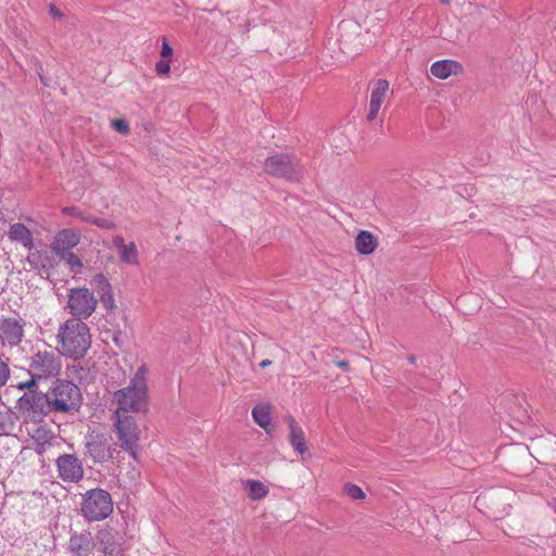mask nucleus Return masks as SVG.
<instances>
[{
	"mask_svg": "<svg viewBox=\"0 0 556 556\" xmlns=\"http://www.w3.org/2000/svg\"><path fill=\"white\" fill-rule=\"evenodd\" d=\"M96 546L105 556H118L122 552L121 544L112 529L103 527L96 534Z\"/></svg>",
	"mask_w": 556,
	"mask_h": 556,
	"instance_id": "16",
	"label": "nucleus"
},
{
	"mask_svg": "<svg viewBox=\"0 0 556 556\" xmlns=\"http://www.w3.org/2000/svg\"><path fill=\"white\" fill-rule=\"evenodd\" d=\"M50 14L53 17H62L63 16V14L60 12V10L53 4H51V7H50Z\"/></svg>",
	"mask_w": 556,
	"mask_h": 556,
	"instance_id": "37",
	"label": "nucleus"
},
{
	"mask_svg": "<svg viewBox=\"0 0 556 556\" xmlns=\"http://www.w3.org/2000/svg\"><path fill=\"white\" fill-rule=\"evenodd\" d=\"M8 236L12 241L21 243L27 250L34 248L33 233L24 224L15 223L11 225Z\"/></svg>",
	"mask_w": 556,
	"mask_h": 556,
	"instance_id": "20",
	"label": "nucleus"
},
{
	"mask_svg": "<svg viewBox=\"0 0 556 556\" xmlns=\"http://www.w3.org/2000/svg\"><path fill=\"white\" fill-rule=\"evenodd\" d=\"M54 437L53 435H50L49 438H45L42 441H40V439H37L36 440V443H35V450L38 454H43L48 451V448L50 446H52V442L51 440H53Z\"/></svg>",
	"mask_w": 556,
	"mask_h": 556,
	"instance_id": "31",
	"label": "nucleus"
},
{
	"mask_svg": "<svg viewBox=\"0 0 556 556\" xmlns=\"http://www.w3.org/2000/svg\"><path fill=\"white\" fill-rule=\"evenodd\" d=\"M271 364V362L269 359H264L260 363V366L265 368L267 366H269Z\"/></svg>",
	"mask_w": 556,
	"mask_h": 556,
	"instance_id": "39",
	"label": "nucleus"
},
{
	"mask_svg": "<svg viewBox=\"0 0 556 556\" xmlns=\"http://www.w3.org/2000/svg\"><path fill=\"white\" fill-rule=\"evenodd\" d=\"M58 476L64 482L76 483L84 477L81 460L75 454H62L55 459Z\"/></svg>",
	"mask_w": 556,
	"mask_h": 556,
	"instance_id": "12",
	"label": "nucleus"
},
{
	"mask_svg": "<svg viewBox=\"0 0 556 556\" xmlns=\"http://www.w3.org/2000/svg\"><path fill=\"white\" fill-rule=\"evenodd\" d=\"M25 261L28 263L31 269L45 273L47 275L53 267V260L47 250L33 248L31 250H28V254Z\"/></svg>",
	"mask_w": 556,
	"mask_h": 556,
	"instance_id": "17",
	"label": "nucleus"
},
{
	"mask_svg": "<svg viewBox=\"0 0 556 556\" xmlns=\"http://www.w3.org/2000/svg\"><path fill=\"white\" fill-rule=\"evenodd\" d=\"M548 506L554 510V513H556V498H553V500L548 503Z\"/></svg>",
	"mask_w": 556,
	"mask_h": 556,
	"instance_id": "40",
	"label": "nucleus"
},
{
	"mask_svg": "<svg viewBox=\"0 0 556 556\" xmlns=\"http://www.w3.org/2000/svg\"><path fill=\"white\" fill-rule=\"evenodd\" d=\"M440 2L443 3V4H448L450 0H440Z\"/></svg>",
	"mask_w": 556,
	"mask_h": 556,
	"instance_id": "42",
	"label": "nucleus"
},
{
	"mask_svg": "<svg viewBox=\"0 0 556 556\" xmlns=\"http://www.w3.org/2000/svg\"><path fill=\"white\" fill-rule=\"evenodd\" d=\"M10 378L9 365L0 357V388L7 384Z\"/></svg>",
	"mask_w": 556,
	"mask_h": 556,
	"instance_id": "33",
	"label": "nucleus"
},
{
	"mask_svg": "<svg viewBox=\"0 0 556 556\" xmlns=\"http://www.w3.org/2000/svg\"><path fill=\"white\" fill-rule=\"evenodd\" d=\"M344 492L348 496H350L353 500H363L365 498L364 491L356 484L346 483L344 485Z\"/></svg>",
	"mask_w": 556,
	"mask_h": 556,
	"instance_id": "28",
	"label": "nucleus"
},
{
	"mask_svg": "<svg viewBox=\"0 0 556 556\" xmlns=\"http://www.w3.org/2000/svg\"><path fill=\"white\" fill-rule=\"evenodd\" d=\"M53 414H73L81 405L80 389L68 380L56 379L47 391Z\"/></svg>",
	"mask_w": 556,
	"mask_h": 556,
	"instance_id": "4",
	"label": "nucleus"
},
{
	"mask_svg": "<svg viewBox=\"0 0 556 556\" xmlns=\"http://www.w3.org/2000/svg\"><path fill=\"white\" fill-rule=\"evenodd\" d=\"M113 245L118 249V252L123 249V247H126L127 243L125 242V239L122 236H115L113 238Z\"/></svg>",
	"mask_w": 556,
	"mask_h": 556,
	"instance_id": "36",
	"label": "nucleus"
},
{
	"mask_svg": "<svg viewBox=\"0 0 556 556\" xmlns=\"http://www.w3.org/2000/svg\"><path fill=\"white\" fill-rule=\"evenodd\" d=\"M97 305L98 300L88 288H72L67 292V308L72 318L84 321L94 313Z\"/></svg>",
	"mask_w": 556,
	"mask_h": 556,
	"instance_id": "8",
	"label": "nucleus"
},
{
	"mask_svg": "<svg viewBox=\"0 0 556 556\" xmlns=\"http://www.w3.org/2000/svg\"><path fill=\"white\" fill-rule=\"evenodd\" d=\"M55 340L62 355L80 359L91 348L90 328L78 318H68L59 326Z\"/></svg>",
	"mask_w": 556,
	"mask_h": 556,
	"instance_id": "2",
	"label": "nucleus"
},
{
	"mask_svg": "<svg viewBox=\"0 0 556 556\" xmlns=\"http://www.w3.org/2000/svg\"><path fill=\"white\" fill-rule=\"evenodd\" d=\"M287 420L290 428V443L295 452L303 455L307 451L304 432L292 416Z\"/></svg>",
	"mask_w": 556,
	"mask_h": 556,
	"instance_id": "21",
	"label": "nucleus"
},
{
	"mask_svg": "<svg viewBox=\"0 0 556 556\" xmlns=\"http://www.w3.org/2000/svg\"><path fill=\"white\" fill-rule=\"evenodd\" d=\"M148 366L142 364L131 377L129 384L114 392L113 403L118 414L143 413L149 406Z\"/></svg>",
	"mask_w": 556,
	"mask_h": 556,
	"instance_id": "1",
	"label": "nucleus"
},
{
	"mask_svg": "<svg viewBox=\"0 0 556 556\" xmlns=\"http://www.w3.org/2000/svg\"><path fill=\"white\" fill-rule=\"evenodd\" d=\"M377 239L375 236L367 231L362 230L355 238V248L359 254H371L377 248Z\"/></svg>",
	"mask_w": 556,
	"mask_h": 556,
	"instance_id": "22",
	"label": "nucleus"
},
{
	"mask_svg": "<svg viewBox=\"0 0 556 556\" xmlns=\"http://www.w3.org/2000/svg\"><path fill=\"white\" fill-rule=\"evenodd\" d=\"M114 415L116 417L114 426L121 447L137 459L139 430L134 417L118 414V412H114Z\"/></svg>",
	"mask_w": 556,
	"mask_h": 556,
	"instance_id": "9",
	"label": "nucleus"
},
{
	"mask_svg": "<svg viewBox=\"0 0 556 556\" xmlns=\"http://www.w3.org/2000/svg\"><path fill=\"white\" fill-rule=\"evenodd\" d=\"M58 350H37L27 361L30 379L20 382L17 388H37L39 381L56 378L62 370V357Z\"/></svg>",
	"mask_w": 556,
	"mask_h": 556,
	"instance_id": "3",
	"label": "nucleus"
},
{
	"mask_svg": "<svg viewBox=\"0 0 556 556\" xmlns=\"http://www.w3.org/2000/svg\"><path fill=\"white\" fill-rule=\"evenodd\" d=\"M112 126L117 132L122 135H128L130 131L129 124L125 119H113Z\"/></svg>",
	"mask_w": 556,
	"mask_h": 556,
	"instance_id": "32",
	"label": "nucleus"
},
{
	"mask_svg": "<svg viewBox=\"0 0 556 556\" xmlns=\"http://www.w3.org/2000/svg\"><path fill=\"white\" fill-rule=\"evenodd\" d=\"M94 547V539L90 531H75L70 536L66 551L72 556H91Z\"/></svg>",
	"mask_w": 556,
	"mask_h": 556,
	"instance_id": "13",
	"label": "nucleus"
},
{
	"mask_svg": "<svg viewBox=\"0 0 556 556\" xmlns=\"http://www.w3.org/2000/svg\"><path fill=\"white\" fill-rule=\"evenodd\" d=\"M252 417L254 421L265 431H269L268 427L271 422L270 406L267 404L255 405L252 409Z\"/></svg>",
	"mask_w": 556,
	"mask_h": 556,
	"instance_id": "23",
	"label": "nucleus"
},
{
	"mask_svg": "<svg viewBox=\"0 0 556 556\" xmlns=\"http://www.w3.org/2000/svg\"><path fill=\"white\" fill-rule=\"evenodd\" d=\"M245 489L249 492V496L254 501L262 500L268 494V488L257 480H248Z\"/></svg>",
	"mask_w": 556,
	"mask_h": 556,
	"instance_id": "25",
	"label": "nucleus"
},
{
	"mask_svg": "<svg viewBox=\"0 0 556 556\" xmlns=\"http://www.w3.org/2000/svg\"><path fill=\"white\" fill-rule=\"evenodd\" d=\"M155 71L159 75H167L170 71V60L168 59H161L155 64Z\"/></svg>",
	"mask_w": 556,
	"mask_h": 556,
	"instance_id": "34",
	"label": "nucleus"
},
{
	"mask_svg": "<svg viewBox=\"0 0 556 556\" xmlns=\"http://www.w3.org/2000/svg\"><path fill=\"white\" fill-rule=\"evenodd\" d=\"M67 265L74 274L81 273L84 264L81 260L72 251L58 255Z\"/></svg>",
	"mask_w": 556,
	"mask_h": 556,
	"instance_id": "26",
	"label": "nucleus"
},
{
	"mask_svg": "<svg viewBox=\"0 0 556 556\" xmlns=\"http://www.w3.org/2000/svg\"><path fill=\"white\" fill-rule=\"evenodd\" d=\"M113 513L111 494L103 489H92L83 495L80 514L87 521H101Z\"/></svg>",
	"mask_w": 556,
	"mask_h": 556,
	"instance_id": "6",
	"label": "nucleus"
},
{
	"mask_svg": "<svg viewBox=\"0 0 556 556\" xmlns=\"http://www.w3.org/2000/svg\"><path fill=\"white\" fill-rule=\"evenodd\" d=\"M81 233L78 229H63L55 235L51 243V249L56 255L70 252L79 243Z\"/></svg>",
	"mask_w": 556,
	"mask_h": 556,
	"instance_id": "15",
	"label": "nucleus"
},
{
	"mask_svg": "<svg viewBox=\"0 0 556 556\" xmlns=\"http://www.w3.org/2000/svg\"><path fill=\"white\" fill-rule=\"evenodd\" d=\"M88 223L89 224H92V225H96L102 229H114L116 227L115 223L111 219H106V218H93V217H90V219H88Z\"/></svg>",
	"mask_w": 556,
	"mask_h": 556,
	"instance_id": "30",
	"label": "nucleus"
},
{
	"mask_svg": "<svg viewBox=\"0 0 556 556\" xmlns=\"http://www.w3.org/2000/svg\"><path fill=\"white\" fill-rule=\"evenodd\" d=\"M85 450L86 455L94 463L104 464L113 458L116 447L110 434L92 432L86 437Z\"/></svg>",
	"mask_w": 556,
	"mask_h": 556,
	"instance_id": "10",
	"label": "nucleus"
},
{
	"mask_svg": "<svg viewBox=\"0 0 556 556\" xmlns=\"http://www.w3.org/2000/svg\"><path fill=\"white\" fill-rule=\"evenodd\" d=\"M431 74L439 79H446L451 75L462 72V65L454 60H440L430 67Z\"/></svg>",
	"mask_w": 556,
	"mask_h": 556,
	"instance_id": "19",
	"label": "nucleus"
},
{
	"mask_svg": "<svg viewBox=\"0 0 556 556\" xmlns=\"http://www.w3.org/2000/svg\"><path fill=\"white\" fill-rule=\"evenodd\" d=\"M91 286L94 288L101 302L106 308L112 309L115 307L112 286L103 274L94 275L91 279Z\"/></svg>",
	"mask_w": 556,
	"mask_h": 556,
	"instance_id": "18",
	"label": "nucleus"
},
{
	"mask_svg": "<svg viewBox=\"0 0 556 556\" xmlns=\"http://www.w3.org/2000/svg\"><path fill=\"white\" fill-rule=\"evenodd\" d=\"M264 170L270 176L288 181H300L302 178V166L299 160L288 153L267 157L264 163Z\"/></svg>",
	"mask_w": 556,
	"mask_h": 556,
	"instance_id": "7",
	"label": "nucleus"
},
{
	"mask_svg": "<svg viewBox=\"0 0 556 556\" xmlns=\"http://www.w3.org/2000/svg\"><path fill=\"white\" fill-rule=\"evenodd\" d=\"M62 213L67 216H73L76 218H79L84 222L88 223V219H90L91 216L85 215L78 207L76 206H66L62 210Z\"/></svg>",
	"mask_w": 556,
	"mask_h": 556,
	"instance_id": "29",
	"label": "nucleus"
},
{
	"mask_svg": "<svg viewBox=\"0 0 556 556\" xmlns=\"http://www.w3.org/2000/svg\"><path fill=\"white\" fill-rule=\"evenodd\" d=\"M336 365L344 370L349 369V362L348 361H336Z\"/></svg>",
	"mask_w": 556,
	"mask_h": 556,
	"instance_id": "38",
	"label": "nucleus"
},
{
	"mask_svg": "<svg viewBox=\"0 0 556 556\" xmlns=\"http://www.w3.org/2000/svg\"><path fill=\"white\" fill-rule=\"evenodd\" d=\"M15 421L12 413L8 408L0 410V434H8L13 431Z\"/></svg>",
	"mask_w": 556,
	"mask_h": 556,
	"instance_id": "27",
	"label": "nucleus"
},
{
	"mask_svg": "<svg viewBox=\"0 0 556 556\" xmlns=\"http://www.w3.org/2000/svg\"><path fill=\"white\" fill-rule=\"evenodd\" d=\"M173 56V48L165 38L162 41L161 58L170 60Z\"/></svg>",
	"mask_w": 556,
	"mask_h": 556,
	"instance_id": "35",
	"label": "nucleus"
},
{
	"mask_svg": "<svg viewBox=\"0 0 556 556\" xmlns=\"http://www.w3.org/2000/svg\"><path fill=\"white\" fill-rule=\"evenodd\" d=\"M389 90L390 85L386 79H379L374 84L370 92L369 111L366 115L367 122L372 123L378 118V114L387 99Z\"/></svg>",
	"mask_w": 556,
	"mask_h": 556,
	"instance_id": "14",
	"label": "nucleus"
},
{
	"mask_svg": "<svg viewBox=\"0 0 556 556\" xmlns=\"http://www.w3.org/2000/svg\"><path fill=\"white\" fill-rule=\"evenodd\" d=\"M17 401L16 408L21 417L27 422L38 424L53 413L47 392H38L37 388H26Z\"/></svg>",
	"mask_w": 556,
	"mask_h": 556,
	"instance_id": "5",
	"label": "nucleus"
},
{
	"mask_svg": "<svg viewBox=\"0 0 556 556\" xmlns=\"http://www.w3.org/2000/svg\"><path fill=\"white\" fill-rule=\"evenodd\" d=\"M465 299H466V295L459 296L457 300L458 304H462Z\"/></svg>",
	"mask_w": 556,
	"mask_h": 556,
	"instance_id": "41",
	"label": "nucleus"
},
{
	"mask_svg": "<svg viewBox=\"0 0 556 556\" xmlns=\"http://www.w3.org/2000/svg\"><path fill=\"white\" fill-rule=\"evenodd\" d=\"M118 253L123 263L134 266L139 265V253L135 242L127 243Z\"/></svg>",
	"mask_w": 556,
	"mask_h": 556,
	"instance_id": "24",
	"label": "nucleus"
},
{
	"mask_svg": "<svg viewBox=\"0 0 556 556\" xmlns=\"http://www.w3.org/2000/svg\"><path fill=\"white\" fill-rule=\"evenodd\" d=\"M26 321L22 317L0 318V341L2 345L17 346L24 338Z\"/></svg>",
	"mask_w": 556,
	"mask_h": 556,
	"instance_id": "11",
	"label": "nucleus"
}]
</instances>
